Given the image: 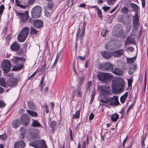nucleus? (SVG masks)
<instances>
[{
  "instance_id": "obj_1",
  "label": "nucleus",
  "mask_w": 148,
  "mask_h": 148,
  "mask_svg": "<svg viewBox=\"0 0 148 148\" xmlns=\"http://www.w3.org/2000/svg\"><path fill=\"white\" fill-rule=\"evenodd\" d=\"M29 31V29L28 27H24L18 35V41L20 42H23L27 36Z\"/></svg>"
},
{
  "instance_id": "obj_2",
  "label": "nucleus",
  "mask_w": 148,
  "mask_h": 148,
  "mask_svg": "<svg viewBox=\"0 0 148 148\" xmlns=\"http://www.w3.org/2000/svg\"><path fill=\"white\" fill-rule=\"evenodd\" d=\"M30 146L36 148H46L47 145L44 140H37L29 143Z\"/></svg>"
},
{
  "instance_id": "obj_3",
  "label": "nucleus",
  "mask_w": 148,
  "mask_h": 148,
  "mask_svg": "<svg viewBox=\"0 0 148 148\" xmlns=\"http://www.w3.org/2000/svg\"><path fill=\"white\" fill-rule=\"evenodd\" d=\"M97 77L100 81L106 82L110 79L111 78V76L108 73L100 72L98 74Z\"/></svg>"
},
{
  "instance_id": "obj_4",
  "label": "nucleus",
  "mask_w": 148,
  "mask_h": 148,
  "mask_svg": "<svg viewBox=\"0 0 148 148\" xmlns=\"http://www.w3.org/2000/svg\"><path fill=\"white\" fill-rule=\"evenodd\" d=\"M42 9L40 6L34 7L32 9L31 14L33 18H36L40 17Z\"/></svg>"
},
{
  "instance_id": "obj_5",
  "label": "nucleus",
  "mask_w": 148,
  "mask_h": 148,
  "mask_svg": "<svg viewBox=\"0 0 148 148\" xmlns=\"http://www.w3.org/2000/svg\"><path fill=\"white\" fill-rule=\"evenodd\" d=\"M11 64L10 61L7 60H5L2 62L1 67L2 69L5 72L8 73L10 70Z\"/></svg>"
},
{
  "instance_id": "obj_6",
  "label": "nucleus",
  "mask_w": 148,
  "mask_h": 148,
  "mask_svg": "<svg viewBox=\"0 0 148 148\" xmlns=\"http://www.w3.org/2000/svg\"><path fill=\"white\" fill-rule=\"evenodd\" d=\"M86 26V23L84 22L80 24L79 27L77 34V36L78 38H82L84 35Z\"/></svg>"
},
{
  "instance_id": "obj_7",
  "label": "nucleus",
  "mask_w": 148,
  "mask_h": 148,
  "mask_svg": "<svg viewBox=\"0 0 148 148\" xmlns=\"http://www.w3.org/2000/svg\"><path fill=\"white\" fill-rule=\"evenodd\" d=\"M110 88V87L106 86L104 85L100 86L98 88L100 93L104 96L109 94Z\"/></svg>"
},
{
  "instance_id": "obj_8",
  "label": "nucleus",
  "mask_w": 148,
  "mask_h": 148,
  "mask_svg": "<svg viewBox=\"0 0 148 148\" xmlns=\"http://www.w3.org/2000/svg\"><path fill=\"white\" fill-rule=\"evenodd\" d=\"M123 89L124 86L122 83L116 84L112 87V91L116 94L121 92Z\"/></svg>"
},
{
  "instance_id": "obj_9",
  "label": "nucleus",
  "mask_w": 148,
  "mask_h": 148,
  "mask_svg": "<svg viewBox=\"0 0 148 148\" xmlns=\"http://www.w3.org/2000/svg\"><path fill=\"white\" fill-rule=\"evenodd\" d=\"M16 15L21 18L22 22L25 23L28 20L29 17L28 14L27 12H25L24 13L16 12Z\"/></svg>"
},
{
  "instance_id": "obj_10",
  "label": "nucleus",
  "mask_w": 148,
  "mask_h": 148,
  "mask_svg": "<svg viewBox=\"0 0 148 148\" xmlns=\"http://www.w3.org/2000/svg\"><path fill=\"white\" fill-rule=\"evenodd\" d=\"M119 97L118 96H114L111 98H108V102H110L109 103L110 105L117 106L119 103L118 100Z\"/></svg>"
},
{
  "instance_id": "obj_11",
  "label": "nucleus",
  "mask_w": 148,
  "mask_h": 148,
  "mask_svg": "<svg viewBox=\"0 0 148 148\" xmlns=\"http://www.w3.org/2000/svg\"><path fill=\"white\" fill-rule=\"evenodd\" d=\"M100 68L104 71L111 70L113 69V66L110 63L107 62L101 64L100 65Z\"/></svg>"
},
{
  "instance_id": "obj_12",
  "label": "nucleus",
  "mask_w": 148,
  "mask_h": 148,
  "mask_svg": "<svg viewBox=\"0 0 148 148\" xmlns=\"http://www.w3.org/2000/svg\"><path fill=\"white\" fill-rule=\"evenodd\" d=\"M17 79L15 78L11 77L9 79L7 82V85L9 87H12L17 84Z\"/></svg>"
},
{
  "instance_id": "obj_13",
  "label": "nucleus",
  "mask_w": 148,
  "mask_h": 148,
  "mask_svg": "<svg viewBox=\"0 0 148 148\" xmlns=\"http://www.w3.org/2000/svg\"><path fill=\"white\" fill-rule=\"evenodd\" d=\"M139 20L138 16L136 13V15L134 16L133 20V26L135 28H137L139 26Z\"/></svg>"
},
{
  "instance_id": "obj_14",
  "label": "nucleus",
  "mask_w": 148,
  "mask_h": 148,
  "mask_svg": "<svg viewBox=\"0 0 148 148\" xmlns=\"http://www.w3.org/2000/svg\"><path fill=\"white\" fill-rule=\"evenodd\" d=\"M28 118V115L26 114H24L22 115V116L21 118V123L24 125H27L29 123V122L27 119H25V118Z\"/></svg>"
},
{
  "instance_id": "obj_15",
  "label": "nucleus",
  "mask_w": 148,
  "mask_h": 148,
  "mask_svg": "<svg viewBox=\"0 0 148 148\" xmlns=\"http://www.w3.org/2000/svg\"><path fill=\"white\" fill-rule=\"evenodd\" d=\"M20 45L17 42H14L11 45V49L13 51H18L20 48Z\"/></svg>"
},
{
  "instance_id": "obj_16",
  "label": "nucleus",
  "mask_w": 148,
  "mask_h": 148,
  "mask_svg": "<svg viewBox=\"0 0 148 148\" xmlns=\"http://www.w3.org/2000/svg\"><path fill=\"white\" fill-rule=\"evenodd\" d=\"M25 146V143L23 140L17 141L14 144V148H24Z\"/></svg>"
},
{
  "instance_id": "obj_17",
  "label": "nucleus",
  "mask_w": 148,
  "mask_h": 148,
  "mask_svg": "<svg viewBox=\"0 0 148 148\" xmlns=\"http://www.w3.org/2000/svg\"><path fill=\"white\" fill-rule=\"evenodd\" d=\"M25 60V59L23 58H19L17 57H14L11 59L12 61L15 64H16L20 63L22 61H24Z\"/></svg>"
},
{
  "instance_id": "obj_18",
  "label": "nucleus",
  "mask_w": 148,
  "mask_h": 148,
  "mask_svg": "<svg viewBox=\"0 0 148 148\" xmlns=\"http://www.w3.org/2000/svg\"><path fill=\"white\" fill-rule=\"evenodd\" d=\"M124 51V50L123 49L116 51L113 53V56L115 57H120L123 54Z\"/></svg>"
},
{
  "instance_id": "obj_19",
  "label": "nucleus",
  "mask_w": 148,
  "mask_h": 148,
  "mask_svg": "<svg viewBox=\"0 0 148 148\" xmlns=\"http://www.w3.org/2000/svg\"><path fill=\"white\" fill-rule=\"evenodd\" d=\"M33 24L35 27L39 28L42 26L43 23L41 21L35 20L34 21Z\"/></svg>"
},
{
  "instance_id": "obj_20",
  "label": "nucleus",
  "mask_w": 148,
  "mask_h": 148,
  "mask_svg": "<svg viewBox=\"0 0 148 148\" xmlns=\"http://www.w3.org/2000/svg\"><path fill=\"white\" fill-rule=\"evenodd\" d=\"M101 53V55L105 58L106 59H108L112 56V54L106 51H102Z\"/></svg>"
},
{
  "instance_id": "obj_21",
  "label": "nucleus",
  "mask_w": 148,
  "mask_h": 148,
  "mask_svg": "<svg viewBox=\"0 0 148 148\" xmlns=\"http://www.w3.org/2000/svg\"><path fill=\"white\" fill-rule=\"evenodd\" d=\"M135 41L134 39L130 37H128L125 41V44L126 45L129 44L134 43Z\"/></svg>"
},
{
  "instance_id": "obj_22",
  "label": "nucleus",
  "mask_w": 148,
  "mask_h": 148,
  "mask_svg": "<svg viewBox=\"0 0 148 148\" xmlns=\"http://www.w3.org/2000/svg\"><path fill=\"white\" fill-rule=\"evenodd\" d=\"M32 126L34 127H40L41 125L37 120L32 119Z\"/></svg>"
},
{
  "instance_id": "obj_23",
  "label": "nucleus",
  "mask_w": 148,
  "mask_h": 148,
  "mask_svg": "<svg viewBox=\"0 0 148 148\" xmlns=\"http://www.w3.org/2000/svg\"><path fill=\"white\" fill-rule=\"evenodd\" d=\"M113 73L117 75H123V72L120 69L116 68L113 71Z\"/></svg>"
},
{
  "instance_id": "obj_24",
  "label": "nucleus",
  "mask_w": 148,
  "mask_h": 148,
  "mask_svg": "<svg viewBox=\"0 0 148 148\" xmlns=\"http://www.w3.org/2000/svg\"><path fill=\"white\" fill-rule=\"evenodd\" d=\"M62 53V50H60L58 53L57 56L56 57V60H55V61L54 62V63L53 64V65L52 66V67L53 68L55 66L56 64L58 62V60L59 59V58L60 57L61 54V53Z\"/></svg>"
},
{
  "instance_id": "obj_25",
  "label": "nucleus",
  "mask_w": 148,
  "mask_h": 148,
  "mask_svg": "<svg viewBox=\"0 0 148 148\" xmlns=\"http://www.w3.org/2000/svg\"><path fill=\"white\" fill-rule=\"evenodd\" d=\"M128 94L127 92H125L123 95L121 96L120 97L121 102L123 103H124L126 99Z\"/></svg>"
},
{
  "instance_id": "obj_26",
  "label": "nucleus",
  "mask_w": 148,
  "mask_h": 148,
  "mask_svg": "<svg viewBox=\"0 0 148 148\" xmlns=\"http://www.w3.org/2000/svg\"><path fill=\"white\" fill-rule=\"evenodd\" d=\"M91 84V81H89L86 86V90L85 91L86 93H88L90 92V87Z\"/></svg>"
},
{
  "instance_id": "obj_27",
  "label": "nucleus",
  "mask_w": 148,
  "mask_h": 148,
  "mask_svg": "<svg viewBox=\"0 0 148 148\" xmlns=\"http://www.w3.org/2000/svg\"><path fill=\"white\" fill-rule=\"evenodd\" d=\"M30 34L33 35L34 34L39 35L40 33L39 32L33 27L30 28Z\"/></svg>"
},
{
  "instance_id": "obj_28",
  "label": "nucleus",
  "mask_w": 148,
  "mask_h": 148,
  "mask_svg": "<svg viewBox=\"0 0 148 148\" xmlns=\"http://www.w3.org/2000/svg\"><path fill=\"white\" fill-rule=\"evenodd\" d=\"M131 7L133 8V11L136 13V14L138 12V10L139 9V7L138 5L134 3H131Z\"/></svg>"
},
{
  "instance_id": "obj_29",
  "label": "nucleus",
  "mask_w": 148,
  "mask_h": 148,
  "mask_svg": "<svg viewBox=\"0 0 148 148\" xmlns=\"http://www.w3.org/2000/svg\"><path fill=\"white\" fill-rule=\"evenodd\" d=\"M75 94L76 96L78 97H81L82 94L81 88H78L75 90Z\"/></svg>"
},
{
  "instance_id": "obj_30",
  "label": "nucleus",
  "mask_w": 148,
  "mask_h": 148,
  "mask_svg": "<svg viewBox=\"0 0 148 148\" xmlns=\"http://www.w3.org/2000/svg\"><path fill=\"white\" fill-rule=\"evenodd\" d=\"M21 125L20 122L19 120L14 121L12 123V126L13 127L16 128Z\"/></svg>"
},
{
  "instance_id": "obj_31",
  "label": "nucleus",
  "mask_w": 148,
  "mask_h": 148,
  "mask_svg": "<svg viewBox=\"0 0 148 148\" xmlns=\"http://www.w3.org/2000/svg\"><path fill=\"white\" fill-rule=\"evenodd\" d=\"M7 83L5 79L3 78H0V85L3 87H5L6 86Z\"/></svg>"
},
{
  "instance_id": "obj_32",
  "label": "nucleus",
  "mask_w": 148,
  "mask_h": 148,
  "mask_svg": "<svg viewBox=\"0 0 148 148\" xmlns=\"http://www.w3.org/2000/svg\"><path fill=\"white\" fill-rule=\"evenodd\" d=\"M127 61V63L129 64H131L133 63L136 60V57H134L132 58H126Z\"/></svg>"
},
{
  "instance_id": "obj_33",
  "label": "nucleus",
  "mask_w": 148,
  "mask_h": 148,
  "mask_svg": "<svg viewBox=\"0 0 148 148\" xmlns=\"http://www.w3.org/2000/svg\"><path fill=\"white\" fill-rule=\"evenodd\" d=\"M112 44V41H109L105 45V47L106 49L109 50L112 49L111 46Z\"/></svg>"
},
{
  "instance_id": "obj_34",
  "label": "nucleus",
  "mask_w": 148,
  "mask_h": 148,
  "mask_svg": "<svg viewBox=\"0 0 148 148\" xmlns=\"http://www.w3.org/2000/svg\"><path fill=\"white\" fill-rule=\"evenodd\" d=\"M27 111L28 113L32 116L37 117L38 116L37 113L34 111L27 110Z\"/></svg>"
},
{
  "instance_id": "obj_35",
  "label": "nucleus",
  "mask_w": 148,
  "mask_h": 148,
  "mask_svg": "<svg viewBox=\"0 0 148 148\" xmlns=\"http://www.w3.org/2000/svg\"><path fill=\"white\" fill-rule=\"evenodd\" d=\"M118 118L119 115L116 113L113 114L111 116L112 120L114 121H116Z\"/></svg>"
},
{
  "instance_id": "obj_36",
  "label": "nucleus",
  "mask_w": 148,
  "mask_h": 148,
  "mask_svg": "<svg viewBox=\"0 0 148 148\" xmlns=\"http://www.w3.org/2000/svg\"><path fill=\"white\" fill-rule=\"evenodd\" d=\"M80 111L79 110L77 111L75 114L73 115L72 119H74L75 118L78 119L79 118V114H80Z\"/></svg>"
},
{
  "instance_id": "obj_37",
  "label": "nucleus",
  "mask_w": 148,
  "mask_h": 148,
  "mask_svg": "<svg viewBox=\"0 0 148 148\" xmlns=\"http://www.w3.org/2000/svg\"><path fill=\"white\" fill-rule=\"evenodd\" d=\"M108 31L106 28L103 29L101 32V35L103 37H105L108 33Z\"/></svg>"
},
{
  "instance_id": "obj_38",
  "label": "nucleus",
  "mask_w": 148,
  "mask_h": 148,
  "mask_svg": "<svg viewBox=\"0 0 148 148\" xmlns=\"http://www.w3.org/2000/svg\"><path fill=\"white\" fill-rule=\"evenodd\" d=\"M121 11L122 12L125 14H127L129 12L128 8L126 7H122L121 8Z\"/></svg>"
},
{
  "instance_id": "obj_39",
  "label": "nucleus",
  "mask_w": 148,
  "mask_h": 148,
  "mask_svg": "<svg viewBox=\"0 0 148 148\" xmlns=\"http://www.w3.org/2000/svg\"><path fill=\"white\" fill-rule=\"evenodd\" d=\"M27 106L28 108L30 109H33L34 107V105L33 103L31 101H29L28 102Z\"/></svg>"
},
{
  "instance_id": "obj_40",
  "label": "nucleus",
  "mask_w": 148,
  "mask_h": 148,
  "mask_svg": "<svg viewBox=\"0 0 148 148\" xmlns=\"http://www.w3.org/2000/svg\"><path fill=\"white\" fill-rule=\"evenodd\" d=\"M117 0H107V3L109 5H113L114 4Z\"/></svg>"
},
{
  "instance_id": "obj_41",
  "label": "nucleus",
  "mask_w": 148,
  "mask_h": 148,
  "mask_svg": "<svg viewBox=\"0 0 148 148\" xmlns=\"http://www.w3.org/2000/svg\"><path fill=\"white\" fill-rule=\"evenodd\" d=\"M46 64L45 62L44 64L43 65L42 67L41 68V70L40 72V74H42L43 72L44 71L46 67Z\"/></svg>"
},
{
  "instance_id": "obj_42",
  "label": "nucleus",
  "mask_w": 148,
  "mask_h": 148,
  "mask_svg": "<svg viewBox=\"0 0 148 148\" xmlns=\"http://www.w3.org/2000/svg\"><path fill=\"white\" fill-rule=\"evenodd\" d=\"M97 12L98 15L100 18H103V16L101 12V10L98 8L97 9Z\"/></svg>"
},
{
  "instance_id": "obj_43",
  "label": "nucleus",
  "mask_w": 148,
  "mask_h": 148,
  "mask_svg": "<svg viewBox=\"0 0 148 148\" xmlns=\"http://www.w3.org/2000/svg\"><path fill=\"white\" fill-rule=\"evenodd\" d=\"M56 125V122L55 121H52L51 123V127L53 129Z\"/></svg>"
},
{
  "instance_id": "obj_44",
  "label": "nucleus",
  "mask_w": 148,
  "mask_h": 148,
  "mask_svg": "<svg viewBox=\"0 0 148 148\" xmlns=\"http://www.w3.org/2000/svg\"><path fill=\"white\" fill-rule=\"evenodd\" d=\"M84 79L85 77L84 76H82L79 77V81L78 82H80L83 84Z\"/></svg>"
},
{
  "instance_id": "obj_45",
  "label": "nucleus",
  "mask_w": 148,
  "mask_h": 148,
  "mask_svg": "<svg viewBox=\"0 0 148 148\" xmlns=\"http://www.w3.org/2000/svg\"><path fill=\"white\" fill-rule=\"evenodd\" d=\"M134 50V49L132 47H128L127 48L126 51L127 52H132Z\"/></svg>"
},
{
  "instance_id": "obj_46",
  "label": "nucleus",
  "mask_w": 148,
  "mask_h": 148,
  "mask_svg": "<svg viewBox=\"0 0 148 148\" xmlns=\"http://www.w3.org/2000/svg\"><path fill=\"white\" fill-rule=\"evenodd\" d=\"M4 7L3 5L2 4L0 6V14H2L4 9Z\"/></svg>"
},
{
  "instance_id": "obj_47",
  "label": "nucleus",
  "mask_w": 148,
  "mask_h": 148,
  "mask_svg": "<svg viewBox=\"0 0 148 148\" xmlns=\"http://www.w3.org/2000/svg\"><path fill=\"white\" fill-rule=\"evenodd\" d=\"M69 135L71 138V140H73V137L72 136V132L70 129V128H69Z\"/></svg>"
},
{
  "instance_id": "obj_48",
  "label": "nucleus",
  "mask_w": 148,
  "mask_h": 148,
  "mask_svg": "<svg viewBox=\"0 0 148 148\" xmlns=\"http://www.w3.org/2000/svg\"><path fill=\"white\" fill-rule=\"evenodd\" d=\"M6 106L5 103L3 101H0V108H2L5 107Z\"/></svg>"
},
{
  "instance_id": "obj_49",
  "label": "nucleus",
  "mask_w": 148,
  "mask_h": 148,
  "mask_svg": "<svg viewBox=\"0 0 148 148\" xmlns=\"http://www.w3.org/2000/svg\"><path fill=\"white\" fill-rule=\"evenodd\" d=\"M119 6V5L118 4H117L115 7L110 11V13H113L117 9Z\"/></svg>"
},
{
  "instance_id": "obj_50",
  "label": "nucleus",
  "mask_w": 148,
  "mask_h": 148,
  "mask_svg": "<svg viewBox=\"0 0 148 148\" xmlns=\"http://www.w3.org/2000/svg\"><path fill=\"white\" fill-rule=\"evenodd\" d=\"M36 0H28V4L32 5L36 1Z\"/></svg>"
},
{
  "instance_id": "obj_51",
  "label": "nucleus",
  "mask_w": 148,
  "mask_h": 148,
  "mask_svg": "<svg viewBox=\"0 0 148 148\" xmlns=\"http://www.w3.org/2000/svg\"><path fill=\"white\" fill-rule=\"evenodd\" d=\"M134 71V70L132 69V68L130 67L128 69V72L130 74H131L133 73Z\"/></svg>"
},
{
  "instance_id": "obj_52",
  "label": "nucleus",
  "mask_w": 148,
  "mask_h": 148,
  "mask_svg": "<svg viewBox=\"0 0 148 148\" xmlns=\"http://www.w3.org/2000/svg\"><path fill=\"white\" fill-rule=\"evenodd\" d=\"M110 8V7L108 6H104L102 8L103 10L104 11H106L108 10Z\"/></svg>"
},
{
  "instance_id": "obj_53",
  "label": "nucleus",
  "mask_w": 148,
  "mask_h": 148,
  "mask_svg": "<svg viewBox=\"0 0 148 148\" xmlns=\"http://www.w3.org/2000/svg\"><path fill=\"white\" fill-rule=\"evenodd\" d=\"M6 136L5 135H0V139L3 140L6 139Z\"/></svg>"
},
{
  "instance_id": "obj_54",
  "label": "nucleus",
  "mask_w": 148,
  "mask_h": 148,
  "mask_svg": "<svg viewBox=\"0 0 148 148\" xmlns=\"http://www.w3.org/2000/svg\"><path fill=\"white\" fill-rule=\"evenodd\" d=\"M20 131L21 132V135H23L25 133V130L23 127L21 128Z\"/></svg>"
},
{
  "instance_id": "obj_55",
  "label": "nucleus",
  "mask_w": 148,
  "mask_h": 148,
  "mask_svg": "<svg viewBox=\"0 0 148 148\" xmlns=\"http://www.w3.org/2000/svg\"><path fill=\"white\" fill-rule=\"evenodd\" d=\"M145 138V136H143L141 140V143L142 145H143L145 146L144 141Z\"/></svg>"
},
{
  "instance_id": "obj_56",
  "label": "nucleus",
  "mask_w": 148,
  "mask_h": 148,
  "mask_svg": "<svg viewBox=\"0 0 148 148\" xmlns=\"http://www.w3.org/2000/svg\"><path fill=\"white\" fill-rule=\"evenodd\" d=\"M36 74V72H35L33 74L31 75L28 78L29 79H32L34 78V75Z\"/></svg>"
},
{
  "instance_id": "obj_57",
  "label": "nucleus",
  "mask_w": 148,
  "mask_h": 148,
  "mask_svg": "<svg viewBox=\"0 0 148 148\" xmlns=\"http://www.w3.org/2000/svg\"><path fill=\"white\" fill-rule=\"evenodd\" d=\"M94 116V115L92 113H91L89 116V119L90 120L92 119H93Z\"/></svg>"
},
{
  "instance_id": "obj_58",
  "label": "nucleus",
  "mask_w": 148,
  "mask_h": 148,
  "mask_svg": "<svg viewBox=\"0 0 148 148\" xmlns=\"http://www.w3.org/2000/svg\"><path fill=\"white\" fill-rule=\"evenodd\" d=\"M73 3V0H69L68 2V5L69 6L71 5Z\"/></svg>"
},
{
  "instance_id": "obj_59",
  "label": "nucleus",
  "mask_w": 148,
  "mask_h": 148,
  "mask_svg": "<svg viewBox=\"0 0 148 148\" xmlns=\"http://www.w3.org/2000/svg\"><path fill=\"white\" fill-rule=\"evenodd\" d=\"M133 81V80L131 79H127V82L129 86L130 85L132 84V83Z\"/></svg>"
},
{
  "instance_id": "obj_60",
  "label": "nucleus",
  "mask_w": 148,
  "mask_h": 148,
  "mask_svg": "<svg viewBox=\"0 0 148 148\" xmlns=\"http://www.w3.org/2000/svg\"><path fill=\"white\" fill-rule=\"evenodd\" d=\"M131 68H132L134 71H135L137 68V66L136 64H133Z\"/></svg>"
},
{
  "instance_id": "obj_61",
  "label": "nucleus",
  "mask_w": 148,
  "mask_h": 148,
  "mask_svg": "<svg viewBox=\"0 0 148 148\" xmlns=\"http://www.w3.org/2000/svg\"><path fill=\"white\" fill-rule=\"evenodd\" d=\"M99 101L100 102H102V103H107L108 102V99L107 100H102V99H101V100H99Z\"/></svg>"
},
{
  "instance_id": "obj_62",
  "label": "nucleus",
  "mask_w": 148,
  "mask_h": 148,
  "mask_svg": "<svg viewBox=\"0 0 148 148\" xmlns=\"http://www.w3.org/2000/svg\"><path fill=\"white\" fill-rule=\"evenodd\" d=\"M86 145V141H84L82 143V148H85Z\"/></svg>"
},
{
  "instance_id": "obj_63",
  "label": "nucleus",
  "mask_w": 148,
  "mask_h": 148,
  "mask_svg": "<svg viewBox=\"0 0 148 148\" xmlns=\"http://www.w3.org/2000/svg\"><path fill=\"white\" fill-rule=\"evenodd\" d=\"M127 136L124 139V140L123 141V146L124 147V145L125 144L126 140H127Z\"/></svg>"
},
{
  "instance_id": "obj_64",
  "label": "nucleus",
  "mask_w": 148,
  "mask_h": 148,
  "mask_svg": "<svg viewBox=\"0 0 148 148\" xmlns=\"http://www.w3.org/2000/svg\"><path fill=\"white\" fill-rule=\"evenodd\" d=\"M78 59L80 60H84L85 59V57H82L81 56H78Z\"/></svg>"
}]
</instances>
